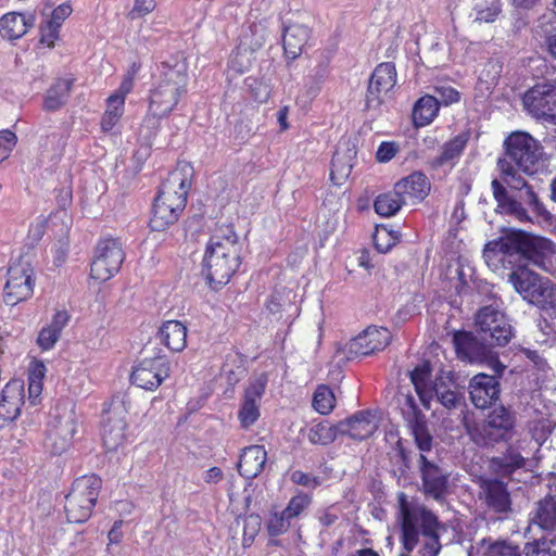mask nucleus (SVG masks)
<instances>
[{
    "mask_svg": "<svg viewBox=\"0 0 556 556\" xmlns=\"http://www.w3.org/2000/svg\"><path fill=\"white\" fill-rule=\"evenodd\" d=\"M164 191H160L153 205V213L150 219V227L154 231L167 229L174 222V207L167 204Z\"/></svg>",
    "mask_w": 556,
    "mask_h": 556,
    "instance_id": "29",
    "label": "nucleus"
},
{
    "mask_svg": "<svg viewBox=\"0 0 556 556\" xmlns=\"http://www.w3.org/2000/svg\"><path fill=\"white\" fill-rule=\"evenodd\" d=\"M546 279L530 270L527 266H519L509 275V282L528 303H531L535 298L536 292L541 289L539 286H543Z\"/></svg>",
    "mask_w": 556,
    "mask_h": 556,
    "instance_id": "20",
    "label": "nucleus"
},
{
    "mask_svg": "<svg viewBox=\"0 0 556 556\" xmlns=\"http://www.w3.org/2000/svg\"><path fill=\"white\" fill-rule=\"evenodd\" d=\"M506 154L503 160L498 161V167L505 164L510 173L521 172L532 175L536 172L540 152L539 143L529 134L515 132L505 141Z\"/></svg>",
    "mask_w": 556,
    "mask_h": 556,
    "instance_id": "5",
    "label": "nucleus"
},
{
    "mask_svg": "<svg viewBox=\"0 0 556 556\" xmlns=\"http://www.w3.org/2000/svg\"><path fill=\"white\" fill-rule=\"evenodd\" d=\"M35 24L33 14L9 12L0 17V35L8 40L23 37Z\"/></svg>",
    "mask_w": 556,
    "mask_h": 556,
    "instance_id": "24",
    "label": "nucleus"
},
{
    "mask_svg": "<svg viewBox=\"0 0 556 556\" xmlns=\"http://www.w3.org/2000/svg\"><path fill=\"white\" fill-rule=\"evenodd\" d=\"M469 394L477 408H486L498 399V381L494 376L478 374L470 380Z\"/></svg>",
    "mask_w": 556,
    "mask_h": 556,
    "instance_id": "16",
    "label": "nucleus"
},
{
    "mask_svg": "<svg viewBox=\"0 0 556 556\" xmlns=\"http://www.w3.org/2000/svg\"><path fill=\"white\" fill-rule=\"evenodd\" d=\"M170 375V364L165 355L144 358L132 369L130 379L138 388L144 390L156 389Z\"/></svg>",
    "mask_w": 556,
    "mask_h": 556,
    "instance_id": "12",
    "label": "nucleus"
},
{
    "mask_svg": "<svg viewBox=\"0 0 556 556\" xmlns=\"http://www.w3.org/2000/svg\"><path fill=\"white\" fill-rule=\"evenodd\" d=\"M194 169L188 162H178L176 164V180L179 179V194L176 198V212L182 211L187 205L189 191L192 187Z\"/></svg>",
    "mask_w": 556,
    "mask_h": 556,
    "instance_id": "32",
    "label": "nucleus"
},
{
    "mask_svg": "<svg viewBox=\"0 0 556 556\" xmlns=\"http://www.w3.org/2000/svg\"><path fill=\"white\" fill-rule=\"evenodd\" d=\"M378 429V417L375 413L358 412L340 422L339 430L354 440H365Z\"/></svg>",
    "mask_w": 556,
    "mask_h": 556,
    "instance_id": "18",
    "label": "nucleus"
},
{
    "mask_svg": "<svg viewBox=\"0 0 556 556\" xmlns=\"http://www.w3.org/2000/svg\"><path fill=\"white\" fill-rule=\"evenodd\" d=\"M535 526L543 530H553L556 527V501L553 497H545L538 503L532 517Z\"/></svg>",
    "mask_w": 556,
    "mask_h": 556,
    "instance_id": "33",
    "label": "nucleus"
},
{
    "mask_svg": "<svg viewBox=\"0 0 556 556\" xmlns=\"http://www.w3.org/2000/svg\"><path fill=\"white\" fill-rule=\"evenodd\" d=\"M101 486L102 480L97 475H86L74 481L65 502L70 522H84L91 516Z\"/></svg>",
    "mask_w": 556,
    "mask_h": 556,
    "instance_id": "6",
    "label": "nucleus"
},
{
    "mask_svg": "<svg viewBox=\"0 0 556 556\" xmlns=\"http://www.w3.org/2000/svg\"><path fill=\"white\" fill-rule=\"evenodd\" d=\"M549 543L545 538H542L525 546L526 556H556L551 551Z\"/></svg>",
    "mask_w": 556,
    "mask_h": 556,
    "instance_id": "53",
    "label": "nucleus"
},
{
    "mask_svg": "<svg viewBox=\"0 0 556 556\" xmlns=\"http://www.w3.org/2000/svg\"><path fill=\"white\" fill-rule=\"evenodd\" d=\"M525 110L538 121L556 124V86L544 83L530 88L522 98Z\"/></svg>",
    "mask_w": 556,
    "mask_h": 556,
    "instance_id": "11",
    "label": "nucleus"
},
{
    "mask_svg": "<svg viewBox=\"0 0 556 556\" xmlns=\"http://www.w3.org/2000/svg\"><path fill=\"white\" fill-rule=\"evenodd\" d=\"M552 431L551 421L545 418L534 420L530 425V432L535 444L532 450L538 451Z\"/></svg>",
    "mask_w": 556,
    "mask_h": 556,
    "instance_id": "48",
    "label": "nucleus"
},
{
    "mask_svg": "<svg viewBox=\"0 0 556 556\" xmlns=\"http://www.w3.org/2000/svg\"><path fill=\"white\" fill-rule=\"evenodd\" d=\"M336 404V396L332 390L327 386H319L313 395V407L321 415L329 414Z\"/></svg>",
    "mask_w": 556,
    "mask_h": 556,
    "instance_id": "41",
    "label": "nucleus"
},
{
    "mask_svg": "<svg viewBox=\"0 0 556 556\" xmlns=\"http://www.w3.org/2000/svg\"><path fill=\"white\" fill-rule=\"evenodd\" d=\"M126 424L122 419L108 422L103 426V444L109 451L116 450L125 441Z\"/></svg>",
    "mask_w": 556,
    "mask_h": 556,
    "instance_id": "40",
    "label": "nucleus"
},
{
    "mask_svg": "<svg viewBox=\"0 0 556 556\" xmlns=\"http://www.w3.org/2000/svg\"><path fill=\"white\" fill-rule=\"evenodd\" d=\"M173 324V320H166L163 323L155 336V340L160 344H163L168 351H172L170 337L174 328Z\"/></svg>",
    "mask_w": 556,
    "mask_h": 556,
    "instance_id": "59",
    "label": "nucleus"
},
{
    "mask_svg": "<svg viewBox=\"0 0 556 556\" xmlns=\"http://www.w3.org/2000/svg\"><path fill=\"white\" fill-rule=\"evenodd\" d=\"M482 494L486 504L495 511L505 513L510 508V498L506 485L498 480H483Z\"/></svg>",
    "mask_w": 556,
    "mask_h": 556,
    "instance_id": "27",
    "label": "nucleus"
},
{
    "mask_svg": "<svg viewBox=\"0 0 556 556\" xmlns=\"http://www.w3.org/2000/svg\"><path fill=\"white\" fill-rule=\"evenodd\" d=\"M34 269L29 260L22 256L14 261L8 269L3 300L7 305L14 306L29 299L34 293Z\"/></svg>",
    "mask_w": 556,
    "mask_h": 556,
    "instance_id": "9",
    "label": "nucleus"
},
{
    "mask_svg": "<svg viewBox=\"0 0 556 556\" xmlns=\"http://www.w3.org/2000/svg\"><path fill=\"white\" fill-rule=\"evenodd\" d=\"M430 365L425 362L418 365L410 372V381L414 384L415 391L425 408L429 409L431 401L435 396L438 401L446 408H453L459 402L456 392L451 388L444 386L440 380L433 386L430 381Z\"/></svg>",
    "mask_w": 556,
    "mask_h": 556,
    "instance_id": "8",
    "label": "nucleus"
},
{
    "mask_svg": "<svg viewBox=\"0 0 556 556\" xmlns=\"http://www.w3.org/2000/svg\"><path fill=\"white\" fill-rule=\"evenodd\" d=\"M351 154L341 155L339 151H337L332 157L331 162V179L334 184L340 185L344 179L349 177L352 170L351 163Z\"/></svg>",
    "mask_w": 556,
    "mask_h": 556,
    "instance_id": "42",
    "label": "nucleus"
},
{
    "mask_svg": "<svg viewBox=\"0 0 556 556\" xmlns=\"http://www.w3.org/2000/svg\"><path fill=\"white\" fill-rule=\"evenodd\" d=\"M391 334L383 327H368L348 343V352L355 356H366L383 350L390 342Z\"/></svg>",
    "mask_w": 556,
    "mask_h": 556,
    "instance_id": "15",
    "label": "nucleus"
},
{
    "mask_svg": "<svg viewBox=\"0 0 556 556\" xmlns=\"http://www.w3.org/2000/svg\"><path fill=\"white\" fill-rule=\"evenodd\" d=\"M139 71H140V64L134 62L127 70L126 74L124 75L118 89L115 90L111 96L119 97L125 101L127 94L130 93L134 89L135 79H136Z\"/></svg>",
    "mask_w": 556,
    "mask_h": 556,
    "instance_id": "47",
    "label": "nucleus"
},
{
    "mask_svg": "<svg viewBox=\"0 0 556 556\" xmlns=\"http://www.w3.org/2000/svg\"><path fill=\"white\" fill-rule=\"evenodd\" d=\"M518 450H521L526 456L515 448H509L507 454L500 459L501 472L503 475H509L526 465L530 452H526L521 444L518 445Z\"/></svg>",
    "mask_w": 556,
    "mask_h": 556,
    "instance_id": "43",
    "label": "nucleus"
},
{
    "mask_svg": "<svg viewBox=\"0 0 556 556\" xmlns=\"http://www.w3.org/2000/svg\"><path fill=\"white\" fill-rule=\"evenodd\" d=\"M468 141V136L465 134L458 135L447 141L443 147L441 154L433 161L434 166H443L454 160L458 159L463 153Z\"/></svg>",
    "mask_w": 556,
    "mask_h": 556,
    "instance_id": "36",
    "label": "nucleus"
},
{
    "mask_svg": "<svg viewBox=\"0 0 556 556\" xmlns=\"http://www.w3.org/2000/svg\"><path fill=\"white\" fill-rule=\"evenodd\" d=\"M455 349L457 355L463 359L472 361V357L469 352V346L471 345V340L466 333H457L454 337Z\"/></svg>",
    "mask_w": 556,
    "mask_h": 556,
    "instance_id": "56",
    "label": "nucleus"
},
{
    "mask_svg": "<svg viewBox=\"0 0 556 556\" xmlns=\"http://www.w3.org/2000/svg\"><path fill=\"white\" fill-rule=\"evenodd\" d=\"M544 36L548 51L556 59V25H551L549 28H546L544 30Z\"/></svg>",
    "mask_w": 556,
    "mask_h": 556,
    "instance_id": "64",
    "label": "nucleus"
},
{
    "mask_svg": "<svg viewBox=\"0 0 556 556\" xmlns=\"http://www.w3.org/2000/svg\"><path fill=\"white\" fill-rule=\"evenodd\" d=\"M440 106L437 97L426 94L421 97L413 109V123L416 127L430 125L439 113Z\"/></svg>",
    "mask_w": 556,
    "mask_h": 556,
    "instance_id": "28",
    "label": "nucleus"
},
{
    "mask_svg": "<svg viewBox=\"0 0 556 556\" xmlns=\"http://www.w3.org/2000/svg\"><path fill=\"white\" fill-rule=\"evenodd\" d=\"M290 480L299 485H303L306 488H316L319 484V480L316 477H312L308 473H305L301 470H294L290 475Z\"/></svg>",
    "mask_w": 556,
    "mask_h": 556,
    "instance_id": "58",
    "label": "nucleus"
},
{
    "mask_svg": "<svg viewBox=\"0 0 556 556\" xmlns=\"http://www.w3.org/2000/svg\"><path fill=\"white\" fill-rule=\"evenodd\" d=\"M17 141L16 135L11 130L0 131V162L7 160Z\"/></svg>",
    "mask_w": 556,
    "mask_h": 556,
    "instance_id": "54",
    "label": "nucleus"
},
{
    "mask_svg": "<svg viewBox=\"0 0 556 556\" xmlns=\"http://www.w3.org/2000/svg\"><path fill=\"white\" fill-rule=\"evenodd\" d=\"M513 424L510 413L504 407H498L489 414L485 431L495 440L502 439L513 428Z\"/></svg>",
    "mask_w": 556,
    "mask_h": 556,
    "instance_id": "30",
    "label": "nucleus"
},
{
    "mask_svg": "<svg viewBox=\"0 0 556 556\" xmlns=\"http://www.w3.org/2000/svg\"><path fill=\"white\" fill-rule=\"evenodd\" d=\"M336 439V430L328 422H319L309 428L308 440L313 444L327 445Z\"/></svg>",
    "mask_w": 556,
    "mask_h": 556,
    "instance_id": "44",
    "label": "nucleus"
},
{
    "mask_svg": "<svg viewBox=\"0 0 556 556\" xmlns=\"http://www.w3.org/2000/svg\"><path fill=\"white\" fill-rule=\"evenodd\" d=\"M60 336L61 333L47 325L40 330L37 338V343L41 350L49 351L59 341Z\"/></svg>",
    "mask_w": 556,
    "mask_h": 556,
    "instance_id": "52",
    "label": "nucleus"
},
{
    "mask_svg": "<svg viewBox=\"0 0 556 556\" xmlns=\"http://www.w3.org/2000/svg\"><path fill=\"white\" fill-rule=\"evenodd\" d=\"M72 12L73 9L71 2H64L53 10L51 18L48 21L61 27L63 22L72 14Z\"/></svg>",
    "mask_w": 556,
    "mask_h": 556,
    "instance_id": "57",
    "label": "nucleus"
},
{
    "mask_svg": "<svg viewBox=\"0 0 556 556\" xmlns=\"http://www.w3.org/2000/svg\"><path fill=\"white\" fill-rule=\"evenodd\" d=\"M483 257L493 271L513 266L526 258L534 266L556 276V244L538 237L529 238L523 232H511L498 240L490 241Z\"/></svg>",
    "mask_w": 556,
    "mask_h": 556,
    "instance_id": "1",
    "label": "nucleus"
},
{
    "mask_svg": "<svg viewBox=\"0 0 556 556\" xmlns=\"http://www.w3.org/2000/svg\"><path fill=\"white\" fill-rule=\"evenodd\" d=\"M406 402L413 408V410H415L413 397L407 396ZM414 414L417 415L416 412H414ZM413 432H414L415 441H416L419 450L422 452L430 451L431 444H432V438L429 434V432L427 431L425 424L419 420L418 416H416V422L413 427Z\"/></svg>",
    "mask_w": 556,
    "mask_h": 556,
    "instance_id": "45",
    "label": "nucleus"
},
{
    "mask_svg": "<svg viewBox=\"0 0 556 556\" xmlns=\"http://www.w3.org/2000/svg\"><path fill=\"white\" fill-rule=\"evenodd\" d=\"M502 180L493 179L492 193L502 214L509 215L519 222L530 220L526 205L536 208L539 200L532 187L517 173H510L505 164L502 165Z\"/></svg>",
    "mask_w": 556,
    "mask_h": 556,
    "instance_id": "4",
    "label": "nucleus"
},
{
    "mask_svg": "<svg viewBox=\"0 0 556 556\" xmlns=\"http://www.w3.org/2000/svg\"><path fill=\"white\" fill-rule=\"evenodd\" d=\"M434 90L439 97V105H450L459 101V92L451 86H438Z\"/></svg>",
    "mask_w": 556,
    "mask_h": 556,
    "instance_id": "55",
    "label": "nucleus"
},
{
    "mask_svg": "<svg viewBox=\"0 0 556 556\" xmlns=\"http://www.w3.org/2000/svg\"><path fill=\"white\" fill-rule=\"evenodd\" d=\"M125 256L118 239L109 237L99 240L90 265V277L99 282L110 280L119 271Z\"/></svg>",
    "mask_w": 556,
    "mask_h": 556,
    "instance_id": "7",
    "label": "nucleus"
},
{
    "mask_svg": "<svg viewBox=\"0 0 556 556\" xmlns=\"http://www.w3.org/2000/svg\"><path fill=\"white\" fill-rule=\"evenodd\" d=\"M240 244L232 227L220 228L208 240L203 274L212 289L227 285L241 264Z\"/></svg>",
    "mask_w": 556,
    "mask_h": 556,
    "instance_id": "3",
    "label": "nucleus"
},
{
    "mask_svg": "<svg viewBox=\"0 0 556 556\" xmlns=\"http://www.w3.org/2000/svg\"><path fill=\"white\" fill-rule=\"evenodd\" d=\"M125 102L119 97L110 96L106 99V109L101 119V129L111 131L124 114Z\"/></svg>",
    "mask_w": 556,
    "mask_h": 556,
    "instance_id": "39",
    "label": "nucleus"
},
{
    "mask_svg": "<svg viewBox=\"0 0 556 556\" xmlns=\"http://www.w3.org/2000/svg\"><path fill=\"white\" fill-rule=\"evenodd\" d=\"M68 319H70V316H68L67 312L58 311L53 315L51 323L48 326L51 327L52 329L56 330L59 333H61L62 330L64 329V327L67 325Z\"/></svg>",
    "mask_w": 556,
    "mask_h": 556,
    "instance_id": "62",
    "label": "nucleus"
},
{
    "mask_svg": "<svg viewBox=\"0 0 556 556\" xmlns=\"http://www.w3.org/2000/svg\"><path fill=\"white\" fill-rule=\"evenodd\" d=\"M399 241L396 231L390 230L384 226H378L374 235V243L380 253H387Z\"/></svg>",
    "mask_w": 556,
    "mask_h": 556,
    "instance_id": "46",
    "label": "nucleus"
},
{
    "mask_svg": "<svg viewBox=\"0 0 556 556\" xmlns=\"http://www.w3.org/2000/svg\"><path fill=\"white\" fill-rule=\"evenodd\" d=\"M478 553L481 556H519L518 547L507 541L483 539L478 544Z\"/></svg>",
    "mask_w": 556,
    "mask_h": 556,
    "instance_id": "35",
    "label": "nucleus"
},
{
    "mask_svg": "<svg viewBox=\"0 0 556 556\" xmlns=\"http://www.w3.org/2000/svg\"><path fill=\"white\" fill-rule=\"evenodd\" d=\"M480 339L491 345H505L513 337V328L505 314L493 305L482 307L476 315Z\"/></svg>",
    "mask_w": 556,
    "mask_h": 556,
    "instance_id": "10",
    "label": "nucleus"
},
{
    "mask_svg": "<svg viewBox=\"0 0 556 556\" xmlns=\"http://www.w3.org/2000/svg\"><path fill=\"white\" fill-rule=\"evenodd\" d=\"M249 29L251 34H244L242 36L236 55L231 59L232 66H235L236 59L239 55H242V53L247 51L252 53L260 49L266 40V27L262 22L252 24Z\"/></svg>",
    "mask_w": 556,
    "mask_h": 556,
    "instance_id": "31",
    "label": "nucleus"
},
{
    "mask_svg": "<svg viewBox=\"0 0 556 556\" xmlns=\"http://www.w3.org/2000/svg\"><path fill=\"white\" fill-rule=\"evenodd\" d=\"M75 433L76 425L72 417L59 419L49 429L46 445L51 448L52 453L61 454L67 448Z\"/></svg>",
    "mask_w": 556,
    "mask_h": 556,
    "instance_id": "23",
    "label": "nucleus"
},
{
    "mask_svg": "<svg viewBox=\"0 0 556 556\" xmlns=\"http://www.w3.org/2000/svg\"><path fill=\"white\" fill-rule=\"evenodd\" d=\"M541 289L536 292L535 298L530 304L538 306L548 316L556 318V285L549 279L539 286Z\"/></svg>",
    "mask_w": 556,
    "mask_h": 556,
    "instance_id": "34",
    "label": "nucleus"
},
{
    "mask_svg": "<svg viewBox=\"0 0 556 556\" xmlns=\"http://www.w3.org/2000/svg\"><path fill=\"white\" fill-rule=\"evenodd\" d=\"M60 26L47 21L40 26V45L53 48L60 36Z\"/></svg>",
    "mask_w": 556,
    "mask_h": 556,
    "instance_id": "51",
    "label": "nucleus"
},
{
    "mask_svg": "<svg viewBox=\"0 0 556 556\" xmlns=\"http://www.w3.org/2000/svg\"><path fill=\"white\" fill-rule=\"evenodd\" d=\"M311 36L312 30L308 26L298 22L286 23L282 33L286 58L289 60L299 58L308 45Z\"/></svg>",
    "mask_w": 556,
    "mask_h": 556,
    "instance_id": "17",
    "label": "nucleus"
},
{
    "mask_svg": "<svg viewBox=\"0 0 556 556\" xmlns=\"http://www.w3.org/2000/svg\"><path fill=\"white\" fill-rule=\"evenodd\" d=\"M312 497L305 493H298L288 503L283 511L290 519L299 517L311 504Z\"/></svg>",
    "mask_w": 556,
    "mask_h": 556,
    "instance_id": "49",
    "label": "nucleus"
},
{
    "mask_svg": "<svg viewBox=\"0 0 556 556\" xmlns=\"http://www.w3.org/2000/svg\"><path fill=\"white\" fill-rule=\"evenodd\" d=\"M399 519L402 526V542L406 552L418 547L420 556H438L439 541L444 527L425 506L409 502L405 494L399 495Z\"/></svg>",
    "mask_w": 556,
    "mask_h": 556,
    "instance_id": "2",
    "label": "nucleus"
},
{
    "mask_svg": "<svg viewBox=\"0 0 556 556\" xmlns=\"http://www.w3.org/2000/svg\"><path fill=\"white\" fill-rule=\"evenodd\" d=\"M267 453L262 445H251L243 448L238 464L239 472L247 479L257 477L264 469Z\"/></svg>",
    "mask_w": 556,
    "mask_h": 556,
    "instance_id": "25",
    "label": "nucleus"
},
{
    "mask_svg": "<svg viewBox=\"0 0 556 556\" xmlns=\"http://www.w3.org/2000/svg\"><path fill=\"white\" fill-rule=\"evenodd\" d=\"M395 65L391 62H383L374 70L366 96V104L369 109H377L383 98L393 89L396 84Z\"/></svg>",
    "mask_w": 556,
    "mask_h": 556,
    "instance_id": "14",
    "label": "nucleus"
},
{
    "mask_svg": "<svg viewBox=\"0 0 556 556\" xmlns=\"http://www.w3.org/2000/svg\"><path fill=\"white\" fill-rule=\"evenodd\" d=\"M156 5L155 0H135L134 9L130 12L131 18L147 15L154 10Z\"/></svg>",
    "mask_w": 556,
    "mask_h": 556,
    "instance_id": "60",
    "label": "nucleus"
},
{
    "mask_svg": "<svg viewBox=\"0 0 556 556\" xmlns=\"http://www.w3.org/2000/svg\"><path fill=\"white\" fill-rule=\"evenodd\" d=\"M291 525V519L282 510L270 515L267 522V530L270 535H279L285 533Z\"/></svg>",
    "mask_w": 556,
    "mask_h": 556,
    "instance_id": "50",
    "label": "nucleus"
},
{
    "mask_svg": "<svg viewBox=\"0 0 556 556\" xmlns=\"http://www.w3.org/2000/svg\"><path fill=\"white\" fill-rule=\"evenodd\" d=\"M268 382L265 372L251 378L244 389L242 402L238 410V419L242 428H249L260 417V402Z\"/></svg>",
    "mask_w": 556,
    "mask_h": 556,
    "instance_id": "13",
    "label": "nucleus"
},
{
    "mask_svg": "<svg viewBox=\"0 0 556 556\" xmlns=\"http://www.w3.org/2000/svg\"><path fill=\"white\" fill-rule=\"evenodd\" d=\"M338 519L339 511L336 507L325 509L319 516V521L324 527L332 526Z\"/></svg>",
    "mask_w": 556,
    "mask_h": 556,
    "instance_id": "63",
    "label": "nucleus"
},
{
    "mask_svg": "<svg viewBox=\"0 0 556 556\" xmlns=\"http://www.w3.org/2000/svg\"><path fill=\"white\" fill-rule=\"evenodd\" d=\"M405 203H416L424 200L430 190V184L425 174L415 172L395 184Z\"/></svg>",
    "mask_w": 556,
    "mask_h": 556,
    "instance_id": "22",
    "label": "nucleus"
},
{
    "mask_svg": "<svg viewBox=\"0 0 556 556\" xmlns=\"http://www.w3.org/2000/svg\"><path fill=\"white\" fill-rule=\"evenodd\" d=\"M74 78H59L45 93L42 108L45 111L54 112L63 108L71 94Z\"/></svg>",
    "mask_w": 556,
    "mask_h": 556,
    "instance_id": "26",
    "label": "nucleus"
},
{
    "mask_svg": "<svg viewBox=\"0 0 556 556\" xmlns=\"http://www.w3.org/2000/svg\"><path fill=\"white\" fill-rule=\"evenodd\" d=\"M46 366L41 361H33L28 367V399L35 404L42 392Z\"/></svg>",
    "mask_w": 556,
    "mask_h": 556,
    "instance_id": "38",
    "label": "nucleus"
},
{
    "mask_svg": "<svg viewBox=\"0 0 556 556\" xmlns=\"http://www.w3.org/2000/svg\"><path fill=\"white\" fill-rule=\"evenodd\" d=\"M24 404V382L18 379L9 381L1 394L0 401V419L4 421H12L21 413V407Z\"/></svg>",
    "mask_w": 556,
    "mask_h": 556,
    "instance_id": "19",
    "label": "nucleus"
},
{
    "mask_svg": "<svg viewBox=\"0 0 556 556\" xmlns=\"http://www.w3.org/2000/svg\"><path fill=\"white\" fill-rule=\"evenodd\" d=\"M405 203V200L401 197V193L396 191L394 187L393 191L380 194L375 201V211L377 214L383 217H390L394 215Z\"/></svg>",
    "mask_w": 556,
    "mask_h": 556,
    "instance_id": "37",
    "label": "nucleus"
},
{
    "mask_svg": "<svg viewBox=\"0 0 556 556\" xmlns=\"http://www.w3.org/2000/svg\"><path fill=\"white\" fill-rule=\"evenodd\" d=\"M397 152V147L393 142H382L376 153L379 162L386 163L392 160Z\"/></svg>",
    "mask_w": 556,
    "mask_h": 556,
    "instance_id": "61",
    "label": "nucleus"
},
{
    "mask_svg": "<svg viewBox=\"0 0 556 556\" xmlns=\"http://www.w3.org/2000/svg\"><path fill=\"white\" fill-rule=\"evenodd\" d=\"M421 473L424 489L426 494L437 501H441L447 490V476L438 466L427 460L425 455H420Z\"/></svg>",
    "mask_w": 556,
    "mask_h": 556,
    "instance_id": "21",
    "label": "nucleus"
}]
</instances>
